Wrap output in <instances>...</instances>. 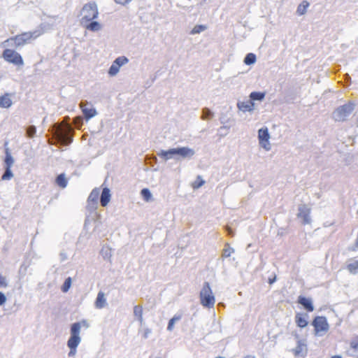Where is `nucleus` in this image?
Segmentation results:
<instances>
[{"label":"nucleus","mask_w":358,"mask_h":358,"mask_svg":"<svg viewBox=\"0 0 358 358\" xmlns=\"http://www.w3.org/2000/svg\"><path fill=\"white\" fill-rule=\"evenodd\" d=\"M215 358H226L225 357H222V356H217V357H215Z\"/></svg>","instance_id":"62"},{"label":"nucleus","mask_w":358,"mask_h":358,"mask_svg":"<svg viewBox=\"0 0 358 358\" xmlns=\"http://www.w3.org/2000/svg\"><path fill=\"white\" fill-rule=\"evenodd\" d=\"M112 248L108 245H103L99 252V254L101 255L103 259L105 261L109 262L111 263V257H112Z\"/></svg>","instance_id":"25"},{"label":"nucleus","mask_w":358,"mask_h":358,"mask_svg":"<svg viewBox=\"0 0 358 358\" xmlns=\"http://www.w3.org/2000/svg\"><path fill=\"white\" fill-rule=\"evenodd\" d=\"M1 57L5 62L13 64L17 68H22L24 65L22 56L13 48L4 49L1 54Z\"/></svg>","instance_id":"5"},{"label":"nucleus","mask_w":358,"mask_h":358,"mask_svg":"<svg viewBox=\"0 0 358 358\" xmlns=\"http://www.w3.org/2000/svg\"><path fill=\"white\" fill-rule=\"evenodd\" d=\"M13 93L5 92L0 95V108L8 109L13 105V101L11 96H13Z\"/></svg>","instance_id":"20"},{"label":"nucleus","mask_w":358,"mask_h":358,"mask_svg":"<svg viewBox=\"0 0 358 358\" xmlns=\"http://www.w3.org/2000/svg\"><path fill=\"white\" fill-rule=\"evenodd\" d=\"M238 110L245 113L247 112L252 113L255 110L256 104L253 103L250 99L247 101L238 100L236 103Z\"/></svg>","instance_id":"19"},{"label":"nucleus","mask_w":358,"mask_h":358,"mask_svg":"<svg viewBox=\"0 0 358 358\" xmlns=\"http://www.w3.org/2000/svg\"><path fill=\"white\" fill-rule=\"evenodd\" d=\"M347 249L348 251H356L357 249H358V247H356V240L355 241V243L353 245H349Z\"/></svg>","instance_id":"56"},{"label":"nucleus","mask_w":358,"mask_h":358,"mask_svg":"<svg viewBox=\"0 0 358 358\" xmlns=\"http://www.w3.org/2000/svg\"><path fill=\"white\" fill-rule=\"evenodd\" d=\"M157 155L164 162H167L169 159H174L178 162L177 147L170 148L167 150L161 149L157 152Z\"/></svg>","instance_id":"18"},{"label":"nucleus","mask_w":358,"mask_h":358,"mask_svg":"<svg viewBox=\"0 0 358 358\" xmlns=\"http://www.w3.org/2000/svg\"><path fill=\"white\" fill-rule=\"evenodd\" d=\"M87 5L84 8V10H87L89 8L90 10H93V14L92 16L90 15H85L80 20V24L82 27L85 28L92 32H98L103 28V24L96 20L99 17V8L95 1H90L87 3Z\"/></svg>","instance_id":"1"},{"label":"nucleus","mask_w":358,"mask_h":358,"mask_svg":"<svg viewBox=\"0 0 358 358\" xmlns=\"http://www.w3.org/2000/svg\"><path fill=\"white\" fill-rule=\"evenodd\" d=\"M161 75L160 70L157 71L154 75L151 76L150 80H151V84H152L155 80L157 78L158 76Z\"/></svg>","instance_id":"53"},{"label":"nucleus","mask_w":358,"mask_h":358,"mask_svg":"<svg viewBox=\"0 0 358 358\" xmlns=\"http://www.w3.org/2000/svg\"><path fill=\"white\" fill-rule=\"evenodd\" d=\"M141 196L144 201L150 202L154 200L153 195L150 189L148 187L143 188L140 192Z\"/></svg>","instance_id":"28"},{"label":"nucleus","mask_w":358,"mask_h":358,"mask_svg":"<svg viewBox=\"0 0 358 358\" xmlns=\"http://www.w3.org/2000/svg\"><path fill=\"white\" fill-rule=\"evenodd\" d=\"M80 332L78 331V326L70 327V336L67 341V347L78 348L81 342Z\"/></svg>","instance_id":"15"},{"label":"nucleus","mask_w":358,"mask_h":358,"mask_svg":"<svg viewBox=\"0 0 358 358\" xmlns=\"http://www.w3.org/2000/svg\"><path fill=\"white\" fill-rule=\"evenodd\" d=\"M15 36H10L8 38L3 41L0 46L3 48L4 49H12L17 50H18L17 43H15Z\"/></svg>","instance_id":"24"},{"label":"nucleus","mask_w":358,"mask_h":358,"mask_svg":"<svg viewBox=\"0 0 358 358\" xmlns=\"http://www.w3.org/2000/svg\"><path fill=\"white\" fill-rule=\"evenodd\" d=\"M73 141V138H71V142H72Z\"/></svg>","instance_id":"63"},{"label":"nucleus","mask_w":358,"mask_h":358,"mask_svg":"<svg viewBox=\"0 0 358 358\" xmlns=\"http://www.w3.org/2000/svg\"><path fill=\"white\" fill-rule=\"evenodd\" d=\"M277 275L275 273H272L271 275L268 278L267 282L272 285L277 281Z\"/></svg>","instance_id":"47"},{"label":"nucleus","mask_w":358,"mask_h":358,"mask_svg":"<svg viewBox=\"0 0 358 358\" xmlns=\"http://www.w3.org/2000/svg\"><path fill=\"white\" fill-rule=\"evenodd\" d=\"M257 55L253 52L247 53L243 59V63L247 66H252L257 62Z\"/></svg>","instance_id":"31"},{"label":"nucleus","mask_w":358,"mask_h":358,"mask_svg":"<svg viewBox=\"0 0 358 358\" xmlns=\"http://www.w3.org/2000/svg\"><path fill=\"white\" fill-rule=\"evenodd\" d=\"M257 138L259 145L266 151H269L271 149L270 143L271 134L268 128L266 126H263L257 131Z\"/></svg>","instance_id":"7"},{"label":"nucleus","mask_w":358,"mask_h":358,"mask_svg":"<svg viewBox=\"0 0 358 358\" xmlns=\"http://www.w3.org/2000/svg\"><path fill=\"white\" fill-rule=\"evenodd\" d=\"M85 6H87V3L83 5V8H81V10L80 11V14L78 15V17L80 15H81L83 14V13H84V12L87 13L86 15L90 14V16H92V14H93V10H90L89 8H87V10H84V8L85 7Z\"/></svg>","instance_id":"48"},{"label":"nucleus","mask_w":358,"mask_h":358,"mask_svg":"<svg viewBox=\"0 0 358 358\" xmlns=\"http://www.w3.org/2000/svg\"><path fill=\"white\" fill-rule=\"evenodd\" d=\"M120 67L117 65V64L113 62L110 66L108 69L107 73L110 77H114L120 72Z\"/></svg>","instance_id":"37"},{"label":"nucleus","mask_w":358,"mask_h":358,"mask_svg":"<svg viewBox=\"0 0 358 358\" xmlns=\"http://www.w3.org/2000/svg\"><path fill=\"white\" fill-rule=\"evenodd\" d=\"M296 303L301 306V308L306 310L305 313H312L315 310L313 300L310 296L300 294L297 297Z\"/></svg>","instance_id":"12"},{"label":"nucleus","mask_w":358,"mask_h":358,"mask_svg":"<svg viewBox=\"0 0 358 358\" xmlns=\"http://www.w3.org/2000/svg\"><path fill=\"white\" fill-rule=\"evenodd\" d=\"M243 358H255V356L252 355H248L246 356H244Z\"/></svg>","instance_id":"60"},{"label":"nucleus","mask_w":358,"mask_h":358,"mask_svg":"<svg viewBox=\"0 0 358 358\" xmlns=\"http://www.w3.org/2000/svg\"><path fill=\"white\" fill-rule=\"evenodd\" d=\"M52 25L48 22H42L38 26V29H36L34 31H38L41 33V35L44 32L52 29Z\"/></svg>","instance_id":"41"},{"label":"nucleus","mask_w":358,"mask_h":358,"mask_svg":"<svg viewBox=\"0 0 358 358\" xmlns=\"http://www.w3.org/2000/svg\"><path fill=\"white\" fill-rule=\"evenodd\" d=\"M310 324L313 327V334L316 337L324 336L329 330L327 317L324 315H315Z\"/></svg>","instance_id":"3"},{"label":"nucleus","mask_w":358,"mask_h":358,"mask_svg":"<svg viewBox=\"0 0 358 358\" xmlns=\"http://www.w3.org/2000/svg\"><path fill=\"white\" fill-rule=\"evenodd\" d=\"M3 172L1 176V180H10L14 177L12 167L3 166Z\"/></svg>","instance_id":"30"},{"label":"nucleus","mask_w":358,"mask_h":358,"mask_svg":"<svg viewBox=\"0 0 358 358\" xmlns=\"http://www.w3.org/2000/svg\"><path fill=\"white\" fill-rule=\"evenodd\" d=\"M136 320L139 322V323H140V326H141V327L144 326L145 322H144V320H143V316H141V317H140L136 318Z\"/></svg>","instance_id":"57"},{"label":"nucleus","mask_w":358,"mask_h":358,"mask_svg":"<svg viewBox=\"0 0 358 358\" xmlns=\"http://www.w3.org/2000/svg\"><path fill=\"white\" fill-rule=\"evenodd\" d=\"M310 2L307 0H303L297 6L296 14L298 16L304 15L307 13V10L310 6Z\"/></svg>","instance_id":"26"},{"label":"nucleus","mask_w":358,"mask_h":358,"mask_svg":"<svg viewBox=\"0 0 358 358\" xmlns=\"http://www.w3.org/2000/svg\"><path fill=\"white\" fill-rule=\"evenodd\" d=\"M143 309L142 306L136 305L134 306L133 313H134V315L136 317V319L143 316Z\"/></svg>","instance_id":"44"},{"label":"nucleus","mask_w":358,"mask_h":358,"mask_svg":"<svg viewBox=\"0 0 358 358\" xmlns=\"http://www.w3.org/2000/svg\"><path fill=\"white\" fill-rule=\"evenodd\" d=\"M152 332V330L151 329L148 328V327H145L144 328V332H143V334L142 336V337L144 338V339H147L149 336V334H151Z\"/></svg>","instance_id":"50"},{"label":"nucleus","mask_w":358,"mask_h":358,"mask_svg":"<svg viewBox=\"0 0 358 358\" xmlns=\"http://www.w3.org/2000/svg\"><path fill=\"white\" fill-rule=\"evenodd\" d=\"M73 280L71 277L66 278L63 284L61 285V291L63 293H67L72 286Z\"/></svg>","instance_id":"35"},{"label":"nucleus","mask_w":358,"mask_h":358,"mask_svg":"<svg viewBox=\"0 0 358 358\" xmlns=\"http://www.w3.org/2000/svg\"><path fill=\"white\" fill-rule=\"evenodd\" d=\"M100 196V187H94L90 193L87 199V209L90 213L95 212L98 208V201Z\"/></svg>","instance_id":"8"},{"label":"nucleus","mask_w":358,"mask_h":358,"mask_svg":"<svg viewBox=\"0 0 358 358\" xmlns=\"http://www.w3.org/2000/svg\"><path fill=\"white\" fill-rule=\"evenodd\" d=\"M266 95V91H252L248 97L253 103L256 101L262 102L265 99Z\"/></svg>","instance_id":"22"},{"label":"nucleus","mask_w":358,"mask_h":358,"mask_svg":"<svg viewBox=\"0 0 358 358\" xmlns=\"http://www.w3.org/2000/svg\"><path fill=\"white\" fill-rule=\"evenodd\" d=\"M350 349L355 352H358V335H355L350 342Z\"/></svg>","instance_id":"43"},{"label":"nucleus","mask_w":358,"mask_h":358,"mask_svg":"<svg viewBox=\"0 0 358 358\" xmlns=\"http://www.w3.org/2000/svg\"><path fill=\"white\" fill-rule=\"evenodd\" d=\"M299 93L297 89L294 87L285 89L283 92L282 102L287 104L294 103L299 97Z\"/></svg>","instance_id":"16"},{"label":"nucleus","mask_w":358,"mask_h":358,"mask_svg":"<svg viewBox=\"0 0 358 358\" xmlns=\"http://www.w3.org/2000/svg\"><path fill=\"white\" fill-rule=\"evenodd\" d=\"M329 358H343V357L341 355H335L330 357Z\"/></svg>","instance_id":"59"},{"label":"nucleus","mask_w":358,"mask_h":358,"mask_svg":"<svg viewBox=\"0 0 358 358\" xmlns=\"http://www.w3.org/2000/svg\"><path fill=\"white\" fill-rule=\"evenodd\" d=\"M8 145L9 141L5 140L3 144L4 155L2 157V165L3 166L13 167L15 162V159L12 155L11 150L8 147Z\"/></svg>","instance_id":"9"},{"label":"nucleus","mask_w":358,"mask_h":358,"mask_svg":"<svg viewBox=\"0 0 358 358\" xmlns=\"http://www.w3.org/2000/svg\"><path fill=\"white\" fill-rule=\"evenodd\" d=\"M219 120L221 124H226L227 123H229L231 122V117L228 115L227 113H221Z\"/></svg>","instance_id":"45"},{"label":"nucleus","mask_w":358,"mask_h":358,"mask_svg":"<svg viewBox=\"0 0 358 358\" xmlns=\"http://www.w3.org/2000/svg\"><path fill=\"white\" fill-rule=\"evenodd\" d=\"M206 183V180L201 175H197L194 181L192 183V187L196 190L201 188Z\"/></svg>","instance_id":"33"},{"label":"nucleus","mask_w":358,"mask_h":358,"mask_svg":"<svg viewBox=\"0 0 358 358\" xmlns=\"http://www.w3.org/2000/svg\"><path fill=\"white\" fill-rule=\"evenodd\" d=\"M94 305L97 309H102L108 305L106 294L103 292L99 291L98 292Z\"/></svg>","instance_id":"21"},{"label":"nucleus","mask_w":358,"mask_h":358,"mask_svg":"<svg viewBox=\"0 0 358 358\" xmlns=\"http://www.w3.org/2000/svg\"><path fill=\"white\" fill-rule=\"evenodd\" d=\"M40 36L41 33L38 31L22 32L15 35V43H17L18 50H20L24 45L31 43V40H34Z\"/></svg>","instance_id":"6"},{"label":"nucleus","mask_w":358,"mask_h":358,"mask_svg":"<svg viewBox=\"0 0 358 358\" xmlns=\"http://www.w3.org/2000/svg\"><path fill=\"white\" fill-rule=\"evenodd\" d=\"M208 29V26L206 24H196L189 31L190 35H196L201 34V32L206 31Z\"/></svg>","instance_id":"34"},{"label":"nucleus","mask_w":358,"mask_h":358,"mask_svg":"<svg viewBox=\"0 0 358 358\" xmlns=\"http://www.w3.org/2000/svg\"><path fill=\"white\" fill-rule=\"evenodd\" d=\"M156 358H161V357H156Z\"/></svg>","instance_id":"64"},{"label":"nucleus","mask_w":358,"mask_h":358,"mask_svg":"<svg viewBox=\"0 0 358 358\" xmlns=\"http://www.w3.org/2000/svg\"><path fill=\"white\" fill-rule=\"evenodd\" d=\"M7 297L6 294L2 291H0V306L5 305Z\"/></svg>","instance_id":"49"},{"label":"nucleus","mask_w":358,"mask_h":358,"mask_svg":"<svg viewBox=\"0 0 358 358\" xmlns=\"http://www.w3.org/2000/svg\"><path fill=\"white\" fill-rule=\"evenodd\" d=\"M113 62L115 63H117V65L121 68L122 66H123L124 65L127 64V63H129V59H128L127 57L126 56H124V55H122V56H119L117 57V58H115Z\"/></svg>","instance_id":"42"},{"label":"nucleus","mask_w":358,"mask_h":358,"mask_svg":"<svg viewBox=\"0 0 358 358\" xmlns=\"http://www.w3.org/2000/svg\"><path fill=\"white\" fill-rule=\"evenodd\" d=\"M230 127L231 125L223 124L218 129L217 136L220 138L225 137L229 134Z\"/></svg>","instance_id":"39"},{"label":"nucleus","mask_w":358,"mask_h":358,"mask_svg":"<svg viewBox=\"0 0 358 358\" xmlns=\"http://www.w3.org/2000/svg\"><path fill=\"white\" fill-rule=\"evenodd\" d=\"M69 348V352L68 353L69 357H73L76 355L77 352L78 348L68 347Z\"/></svg>","instance_id":"51"},{"label":"nucleus","mask_w":358,"mask_h":358,"mask_svg":"<svg viewBox=\"0 0 358 358\" xmlns=\"http://www.w3.org/2000/svg\"><path fill=\"white\" fill-rule=\"evenodd\" d=\"M90 223V218H89V216H87L85 219V222H84V224H85V225H87Z\"/></svg>","instance_id":"58"},{"label":"nucleus","mask_w":358,"mask_h":358,"mask_svg":"<svg viewBox=\"0 0 358 358\" xmlns=\"http://www.w3.org/2000/svg\"><path fill=\"white\" fill-rule=\"evenodd\" d=\"M214 117V112L209 108L205 107L201 110V119L203 120H210Z\"/></svg>","instance_id":"32"},{"label":"nucleus","mask_w":358,"mask_h":358,"mask_svg":"<svg viewBox=\"0 0 358 358\" xmlns=\"http://www.w3.org/2000/svg\"><path fill=\"white\" fill-rule=\"evenodd\" d=\"M8 286V282L6 276L0 273V288H6Z\"/></svg>","instance_id":"46"},{"label":"nucleus","mask_w":358,"mask_h":358,"mask_svg":"<svg viewBox=\"0 0 358 358\" xmlns=\"http://www.w3.org/2000/svg\"><path fill=\"white\" fill-rule=\"evenodd\" d=\"M82 112L87 121L90 120L97 115L96 109L93 106L90 108L85 107L83 108Z\"/></svg>","instance_id":"27"},{"label":"nucleus","mask_w":358,"mask_h":358,"mask_svg":"<svg viewBox=\"0 0 358 358\" xmlns=\"http://www.w3.org/2000/svg\"><path fill=\"white\" fill-rule=\"evenodd\" d=\"M356 104L352 101H349L346 103L339 106L334 109L331 115L336 122H343L355 110Z\"/></svg>","instance_id":"4"},{"label":"nucleus","mask_w":358,"mask_h":358,"mask_svg":"<svg viewBox=\"0 0 358 358\" xmlns=\"http://www.w3.org/2000/svg\"><path fill=\"white\" fill-rule=\"evenodd\" d=\"M288 227H280L278 230V236H283L286 233Z\"/></svg>","instance_id":"52"},{"label":"nucleus","mask_w":358,"mask_h":358,"mask_svg":"<svg viewBox=\"0 0 358 358\" xmlns=\"http://www.w3.org/2000/svg\"><path fill=\"white\" fill-rule=\"evenodd\" d=\"M200 303L206 308L214 307L215 296L211 289L210 284L208 281L203 283V287L199 292Z\"/></svg>","instance_id":"2"},{"label":"nucleus","mask_w":358,"mask_h":358,"mask_svg":"<svg viewBox=\"0 0 358 358\" xmlns=\"http://www.w3.org/2000/svg\"><path fill=\"white\" fill-rule=\"evenodd\" d=\"M296 326L300 329H305L310 323L309 322V315L305 312H296L294 316Z\"/></svg>","instance_id":"17"},{"label":"nucleus","mask_w":358,"mask_h":358,"mask_svg":"<svg viewBox=\"0 0 358 358\" xmlns=\"http://www.w3.org/2000/svg\"><path fill=\"white\" fill-rule=\"evenodd\" d=\"M235 252L234 248L231 247L228 243H225V247L222 250V257L223 259L228 258L231 256L232 253Z\"/></svg>","instance_id":"38"},{"label":"nucleus","mask_w":358,"mask_h":358,"mask_svg":"<svg viewBox=\"0 0 358 358\" xmlns=\"http://www.w3.org/2000/svg\"><path fill=\"white\" fill-rule=\"evenodd\" d=\"M195 155V150L188 146H177L178 162L189 160Z\"/></svg>","instance_id":"14"},{"label":"nucleus","mask_w":358,"mask_h":358,"mask_svg":"<svg viewBox=\"0 0 358 358\" xmlns=\"http://www.w3.org/2000/svg\"><path fill=\"white\" fill-rule=\"evenodd\" d=\"M83 230H85V231L87 230V225H85V224H84V225H83Z\"/></svg>","instance_id":"61"},{"label":"nucleus","mask_w":358,"mask_h":358,"mask_svg":"<svg viewBox=\"0 0 358 358\" xmlns=\"http://www.w3.org/2000/svg\"><path fill=\"white\" fill-rule=\"evenodd\" d=\"M310 208H309L306 204L301 203L299 205L298 213L296 215L298 218L301 219L302 224L306 225L310 223Z\"/></svg>","instance_id":"10"},{"label":"nucleus","mask_w":358,"mask_h":358,"mask_svg":"<svg viewBox=\"0 0 358 358\" xmlns=\"http://www.w3.org/2000/svg\"><path fill=\"white\" fill-rule=\"evenodd\" d=\"M107 178L103 183L100 186V203L103 207H106L110 203L112 199V192L110 189L106 185Z\"/></svg>","instance_id":"11"},{"label":"nucleus","mask_w":358,"mask_h":358,"mask_svg":"<svg viewBox=\"0 0 358 358\" xmlns=\"http://www.w3.org/2000/svg\"><path fill=\"white\" fill-rule=\"evenodd\" d=\"M55 184L60 188L64 189L67 187L69 179L64 172L57 175L55 180Z\"/></svg>","instance_id":"23"},{"label":"nucleus","mask_w":358,"mask_h":358,"mask_svg":"<svg viewBox=\"0 0 358 358\" xmlns=\"http://www.w3.org/2000/svg\"><path fill=\"white\" fill-rule=\"evenodd\" d=\"M182 318V314H175L171 318L169 319L167 324L166 329L169 331H172L175 327V324L177 322L180 320Z\"/></svg>","instance_id":"29"},{"label":"nucleus","mask_w":358,"mask_h":358,"mask_svg":"<svg viewBox=\"0 0 358 358\" xmlns=\"http://www.w3.org/2000/svg\"><path fill=\"white\" fill-rule=\"evenodd\" d=\"M296 357H305L308 353V345L306 338L296 341V346L292 350Z\"/></svg>","instance_id":"13"},{"label":"nucleus","mask_w":358,"mask_h":358,"mask_svg":"<svg viewBox=\"0 0 358 358\" xmlns=\"http://www.w3.org/2000/svg\"><path fill=\"white\" fill-rule=\"evenodd\" d=\"M346 269L350 274L356 275L358 273V260H355L352 263L346 265Z\"/></svg>","instance_id":"36"},{"label":"nucleus","mask_w":358,"mask_h":358,"mask_svg":"<svg viewBox=\"0 0 358 358\" xmlns=\"http://www.w3.org/2000/svg\"><path fill=\"white\" fill-rule=\"evenodd\" d=\"M59 257L61 262H64L68 258L66 253L64 250L59 252Z\"/></svg>","instance_id":"54"},{"label":"nucleus","mask_w":358,"mask_h":358,"mask_svg":"<svg viewBox=\"0 0 358 358\" xmlns=\"http://www.w3.org/2000/svg\"><path fill=\"white\" fill-rule=\"evenodd\" d=\"M78 326V331L80 332V330H81V327H85L86 329L89 328L90 327V324L89 322H87V320L85 319H83L82 320L80 321H78V322H73L71 324L70 327L71 328H73L75 326Z\"/></svg>","instance_id":"40"},{"label":"nucleus","mask_w":358,"mask_h":358,"mask_svg":"<svg viewBox=\"0 0 358 358\" xmlns=\"http://www.w3.org/2000/svg\"><path fill=\"white\" fill-rule=\"evenodd\" d=\"M291 335L294 337L296 341L299 340H302V338H300V336L296 330L292 331Z\"/></svg>","instance_id":"55"}]
</instances>
